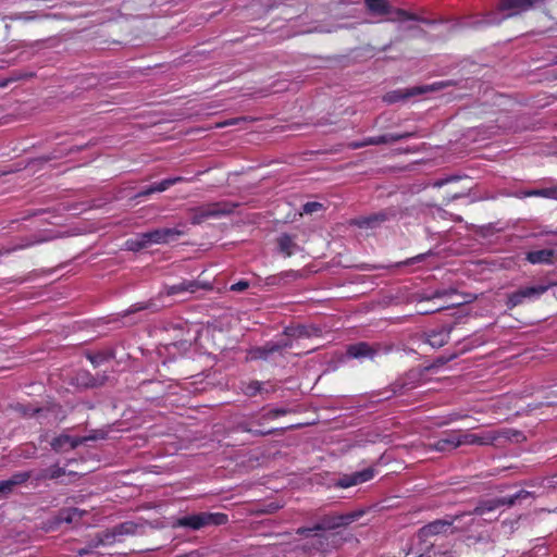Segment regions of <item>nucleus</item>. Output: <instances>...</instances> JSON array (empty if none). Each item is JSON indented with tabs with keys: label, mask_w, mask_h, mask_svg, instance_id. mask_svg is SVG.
<instances>
[{
	"label": "nucleus",
	"mask_w": 557,
	"mask_h": 557,
	"mask_svg": "<svg viewBox=\"0 0 557 557\" xmlns=\"http://www.w3.org/2000/svg\"><path fill=\"white\" fill-rule=\"evenodd\" d=\"M500 438H505L508 441L520 442L524 437L521 432L512 430V429H504V430H488L482 431L480 433H472L469 431L461 432V443L462 445H493L495 442Z\"/></svg>",
	"instance_id": "f257e3e1"
},
{
	"label": "nucleus",
	"mask_w": 557,
	"mask_h": 557,
	"mask_svg": "<svg viewBox=\"0 0 557 557\" xmlns=\"http://www.w3.org/2000/svg\"><path fill=\"white\" fill-rule=\"evenodd\" d=\"M227 522V516L221 512H200L180 518L177 527H186L193 530H199L208 525H221Z\"/></svg>",
	"instance_id": "f03ea898"
},
{
	"label": "nucleus",
	"mask_w": 557,
	"mask_h": 557,
	"mask_svg": "<svg viewBox=\"0 0 557 557\" xmlns=\"http://www.w3.org/2000/svg\"><path fill=\"white\" fill-rule=\"evenodd\" d=\"M234 206L225 202L209 203L193 210L191 223L200 224L209 218L230 214L233 212Z\"/></svg>",
	"instance_id": "7ed1b4c3"
},
{
	"label": "nucleus",
	"mask_w": 557,
	"mask_h": 557,
	"mask_svg": "<svg viewBox=\"0 0 557 557\" xmlns=\"http://www.w3.org/2000/svg\"><path fill=\"white\" fill-rule=\"evenodd\" d=\"M449 85H450V82H440V83H434V84L425 85V86H421V87H412L405 91L396 90V91L386 94L384 96V100L388 103H394L401 99H406L408 97H413V96L421 95L424 92H430V91H437V90H441Z\"/></svg>",
	"instance_id": "20e7f679"
},
{
	"label": "nucleus",
	"mask_w": 557,
	"mask_h": 557,
	"mask_svg": "<svg viewBox=\"0 0 557 557\" xmlns=\"http://www.w3.org/2000/svg\"><path fill=\"white\" fill-rule=\"evenodd\" d=\"M103 437L104 433L99 431H95L92 434L84 437H71L69 435L63 434L58 437H54L50 444L55 451H62L66 449H73L87 441H96Z\"/></svg>",
	"instance_id": "39448f33"
},
{
	"label": "nucleus",
	"mask_w": 557,
	"mask_h": 557,
	"mask_svg": "<svg viewBox=\"0 0 557 557\" xmlns=\"http://www.w3.org/2000/svg\"><path fill=\"white\" fill-rule=\"evenodd\" d=\"M548 289L547 285H536L520 288L519 290L511 293L507 297V307L512 309L521 305L525 299H535L546 293Z\"/></svg>",
	"instance_id": "423d86ee"
},
{
	"label": "nucleus",
	"mask_w": 557,
	"mask_h": 557,
	"mask_svg": "<svg viewBox=\"0 0 557 557\" xmlns=\"http://www.w3.org/2000/svg\"><path fill=\"white\" fill-rule=\"evenodd\" d=\"M183 231L178 228H157L150 232L144 233V238L151 245H164L177 240L182 235Z\"/></svg>",
	"instance_id": "0eeeda50"
},
{
	"label": "nucleus",
	"mask_w": 557,
	"mask_h": 557,
	"mask_svg": "<svg viewBox=\"0 0 557 557\" xmlns=\"http://www.w3.org/2000/svg\"><path fill=\"white\" fill-rule=\"evenodd\" d=\"M361 515L362 511H352L346 515L335 517L331 522H327L324 525H315L313 529H298L297 533L309 536L314 531H319L322 529H335L343 525H348L351 522L356 521Z\"/></svg>",
	"instance_id": "6e6552de"
},
{
	"label": "nucleus",
	"mask_w": 557,
	"mask_h": 557,
	"mask_svg": "<svg viewBox=\"0 0 557 557\" xmlns=\"http://www.w3.org/2000/svg\"><path fill=\"white\" fill-rule=\"evenodd\" d=\"M137 525L134 522H124L117 527H115L112 531H108L103 533L97 542L99 544H112L115 541V537L119 535H129L136 532Z\"/></svg>",
	"instance_id": "1a4fd4ad"
},
{
	"label": "nucleus",
	"mask_w": 557,
	"mask_h": 557,
	"mask_svg": "<svg viewBox=\"0 0 557 557\" xmlns=\"http://www.w3.org/2000/svg\"><path fill=\"white\" fill-rule=\"evenodd\" d=\"M459 446H462L461 431L447 433L434 444L430 445L432 449L437 451H449Z\"/></svg>",
	"instance_id": "9d476101"
},
{
	"label": "nucleus",
	"mask_w": 557,
	"mask_h": 557,
	"mask_svg": "<svg viewBox=\"0 0 557 557\" xmlns=\"http://www.w3.org/2000/svg\"><path fill=\"white\" fill-rule=\"evenodd\" d=\"M373 478V470L371 469H364L362 471L355 472L352 474H345L342 476L338 482L337 486L347 488L350 486L358 485L360 483L367 482Z\"/></svg>",
	"instance_id": "9b49d317"
},
{
	"label": "nucleus",
	"mask_w": 557,
	"mask_h": 557,
	"mask_svg": "<svg viewBox=\"0 0 557 557\" xmlns=\"http://www.w3.org/2000/svg\"><path fill=\"white\" fill-rule=\"evenodd\" d=\"M453 520H436L420 529L418 536L426 540L430 536L446 532L453 524Z\"/></svg>",
	"instance_id": "f8f14e48"
},
{
	"label": "nucleus",
	"mask_w": 557,
	"mask_h": 557,
	"mask_svg": "<svg viewBox=\"0 0 557 557\" xmlns=\"http://www.w3.org/2000/svg\"><path fill=\"white\" fill-rule=\"evenodd\" d=\"M28 479V472H18L8 480L0 481V498L10 494L15 486L26 482Z\"/></svg>",
	"instance_id": "ddd939ff"
},
{
	"label": "nucleus",
	"mask_w": 557,
	"mask_h": 557,
	"mask_svg": "<svg viewBox=\"0 0 557 557\" xmlns=\"http://www.w3.org/2000/svg\"><path fill=\"white\" fill-rule=\"evenodd\" d=\"M290 344L287 342H284L282 344L280 343H268L263 347L255 348L250 351V358L251 359H262L267 358L270 354H273L275 351L281 350L282 348L288 347Z\"/></svg>",
	"instance_id": "4468645a"
},
{
	"label": "nucleus",
	"mask_w": 557,
	"mask_h": 557,
	"mask_svg": "<svg viewBox=\"0 0 557 557\" xmlns=\"http://www.w3.org/2000/svg\"><path fill=\"white\" fill-rule=\"evenodd\" d=\"M198 288H199V284L197 282L187 281V282H182L180 284L165 287L164 293L168 296H173V295L182 294L185 292L195 293Z\"/></svg>",
	"instance_id": "2eb2a0df"
},
{
	"label": "nucleus",
	"mask_w": 557,
	"mask_h": 557,
	"mask_svg": "<svg viewBox=\"0 0 557 557\" xmlns=\"http://www.w3.org/2000/svg\"><path fill=\"white\" fill-rule=\"evenodd\" d=\"M554 257L552 249H542L537 251H531L527 255V260L533 264L539 263H550Z\"/></svg>",
	"instance_id": "dca6fc26"
},
{
	"label": "nucleus",
	"mask_w": 557,
	"mask_h": 557,
	"mask_svg": "<svg viewBox=\"0 0 557 557\" xmlns=\"http://www.w3.org/2000/svg\"><path fill=\"white\" fill-rule=\"evenodd\" d=\"M347 354L352 358H371L374 354V350L367 343H358L356 345H350L347 349Z\"/></svg>",
	"instance_id": "f3484780"
},
{
	"label": "nucleus",
	"mask_w": 557,
	"mask_h": 557,
	"mask_svg": "<svg viewBox=\"0 0 557 557\" xmlns=\"http://www.w3.org/2000/svg\"><path fill=\"white\" fill-rule=\"evenodd\" d=\"M449 334H450V330L444 327L440 331L432 332L429 335L428 342L433 347H442L448 342Z\"/></svg>",
	"instance_id": "a211bd4d"
},
{
	"label": "nucleus",
	"mask_w": 557,
	"mask_h": 557,
	"mask_svg": "<svg viewBox=\"0 0 557 557\" xmlns=\"http://www.w3.org/2000/svg\"><path fill=\"white\" fill-rule=\"evenodd\" d=\"M386 220L385 213H376L370 216L360 218L355 221V224L362 228L375 227L380 223Z\"/></svg>",
	"instance_id": "6ab92c4d"
},
{
	"label": "nucleus",
	"mask_w": 557,
	"mask_h": 557,
	"mask_svg": "<svg viewBox=\"0 0 557 557\" xmlns=\"http://www.w3.org/2000/svg\"><path fill=\"white\" fill-rule=\"evenodd\" d=\"M277 245L280 251L287 257L292 256L297 247L294 239L287 234H283L277 238Z\"/></svg>",
	"instance_id": "aec40b11"
},
{
	"label": "nucleus",
	"mask_w": 557,
	"mask_h": 557,
	"mask_svg": "<svg viewBox=\"0 0 557 557\" xmlns=\"http://www.w3.org/2000/svg\"><path fill=\"white\" fill-rule=\"evenodd\" d=\"M318 330L313 326L298 325L295 327L286 329V335L295 338L309 337L312 334H317Z\"/></svg>",
	"instance_id": "412c9836"
},
{
	"label": "nucleus",
	"mask_w": 557,
	"mask_h": 557,
	"mask_svg": "<svg viewBox=\"0 0 557 557\" xmlns=\"http://www.w3.org/2000/svg\"><path fill=\"white\" fill-rule=\"evenodd\" d=\"M389 15L388 21L391 22H404V21H416L418 17L414 14H411L401 9H393L389 7Z\"/></svg>",
	"instance_id": "4be33fe9"
},
{
	"label": "nucleus",
	"mask_w": 557,
	"mask_h": 557,
	"mask_svg": "<svg viewBox=\"0 0 557 557\" xmlns=\"http://www.w3.org/2000/svg\"><path fill=\"white\" fill-rule=\"evenodd\" d=\"M128 250L138 251L143 248L149 247V243L144 238V233L137 234L135 237L125 242Z\"/></svg>",
	"instance_id": "5701e85b"
},
{
	"label": "nucleus",
	"mask_w": 557,
	"mask_h": 557,
	"mask_svg": "<svg viewBox=\"0 0 557 557\" xmlns=\"http://www.w3.org/2000/svg\"><path fill=\"white\" fill-rule=\"evenodd\" d=\"M523 196L524 197L537 196V197H545V198H550V199L557 200V186L550 187V188L529 190V191L523 193Z\"/></svg>",
	"instance_id": "b1692460"
},
{
	"label": "nucleus",
	"mask_w": 557,
	"mask_h": 557,
	"mask_svg": "<svg viewBox=\"0 0 557 557\" xmlns=\"http://www.w3.org/2000/svg\"><path fill=\"white\" fill-rule=\"evenodd\" d=\"M370 11L377 14H386L389 12V5L386 0H366Z\"/></svg>",
	"instance_id": "393cba45"
},
{
	"label": "nucleus",
	"mask_w": 557,
	"mask_h": 557,
	"mask_svg": "<svg viewBox=\"0 0 557 557\" xmlns=\"http://www.w3.org/2000/svg\"><path fill=\"white\" fill-rule=\"evenodd\" d=\"M183 181H185V178L182 176L169 177L159 183L153 184L152 186H153L154 193H162V191L166 190L168 188H170L171 186H173L177 183H181Z\"/></svg>",
	"instance_id": "a878e982"
},
{
	"label": "nucleus",
	"mask_w": 557,
	"mask_h": 557,
	"mask_svg": "<svg viewBox=\"0 0 557 557\" xmlns=\"http://www.w3.org/2000/svg\"><path fill=\"white\" fill-rule=\"evenodd\" d=\"M65 474V470L57 465L45 469L40 474L39 479H58Z\"/></svg>",
	"instance_id": "bb28decb"
},
{
	"label": "nucleus",
	"mask_w": 557,
	"mask_h": 557,
	"mask_svg": "<svg viewBox=\"0 0 557 557\" xmlns=\"http://www.w3.org/2000/svg\"><path fill=\"white\" fill-rule=\"evenodd\" d=\"M382 144H387V136L382 135V136H377V137H369L366 140H363L362 143H355L351 146L354 148H360V147H364V146H369V145H382Z\"/></svg>",
	"instance_id": "cd10ccee"
},
{
	"label": "nucleus",
	"mask_w": 557,
	"mask_h": 557,
	"mask_svg": "<svg viewBox=\"0 0 557 557\" xmlns=\"http://www.w3.org/2000/svg\"><path fill=\"white\" fill-rule=\"evenodd\" d=\"M498 505V502H488L481 504L474 508L473 513L482 516L488 511L494 510Z\"/></svg>",
	"instance_id": "c85d7f7f"
},
{
	"label": "nucleus",
	"mask_w": 557,
	"mask_h": 557,
	"mask_svg": "<svg viewBox=\"0 0 557 557\" xmlns=\"http://www.w3.org/2000/svg\"><path fill=\"white\" fill-rule=\"evenodd\" d=\"M262 391V384L258 381L250 382L247 384L244 389L245 394L248 396H255Z\"/></svg>",
	"instance_id": "c756f323"
},
{
	"label": "nucleus",
	"mask_w": 557,
	"mask_h": 557,
	"mask_svg": "<svg viewBox=\"0 0 557 557\" xmlns=\"http://www.w3.org/2000/svg\"><path fill=\"white\" fill-rule=\"evenodd\" d=\"M413 135H414V133H412V132H407V133H401V134H388V135H386L387 144L396 143V141L412 137Z\"/></svg>",
	"instance_id": "7c9ffc66"
},
{
	"label": "nucleus",
	"mask_w": 557,
	"mask_h": 557,
	"mask_svg": "<svg viewBox=\"0 0 557 557\" xmlns=\"http://www.w3.org/2000/svg\"><path fill=\"white\" fill-rule=\"evenodd\" d=\"M448 295H449V293L447 290H436V292H434L430 296H422V297H420L419 301L433 300V299L446 297Z\"/></svg>",
	"instance_id": "2f4dec72"
},
{
	"label": "nucleus",
	"mask_w": 557,
	"mask_h": 557,
	"mask_svg": "<svg viewBox=\"0 0 557 557\" xmlns=\"http://www.w3.org/2000/svg\"><path fill=\"white\" fill-rule=\"evenodd\" d=\"M321 208H322V205L320 202H307L304 206L302 211L306 214H310V213H313V212L320 210Z\"/></svg>",
	"instance_id": "473e14b6"
},
{
	"label": "nucleus",
	"mask_w": 557,
	"mask_h": 557,
	"mask_svg": "<svg viewBox=\"0 0 557 557\" xmlns=\"http://www.w3.org/2000/svg\"><path fill=\"white\" fill-rule=\"evenodd\" d=\"M287 413V410L286 409H273V410H270L264 417L267 419H275L280 416H284Z\"/></svg>",
	"instance_id": "72a5a7b5"
},
{
	"label": "nucleus",
	"mask_w": 557,
	"mask_h": 557,
	"mask_svg": "<svg viewBox=\"0 0 557 557\" xmlns=\"http://www.w3.org/2000/svg\"><path fill=\"white\" fill-rule=\"evenodd\" d=\"M248 286H249L248 282H246V281H239V282H237V283H235V284H233V285L231 286V290H234V292H243V290L247 289V288H248Z\"/></svg>",
	"instance_id": "f704fd0d"
},
{
	"label": "nucleus",
	"mask_w": 557,
	"mask_h": 557,
	"mask_svg": "<svg viewBox=\"0 0 557 557\" xmlns=\"http://www.w3.org/2000/svg\"><path fill=\"white\" fill-rule=\"evenodd\" d=\"M449 306L450 305H444V306L435 307V308H432V309H421V310H419V312L422 313V314H426V313L436 312V311H440L442 309L448 308Z\"/></svg>",
	"instance_id": "c9c22d12"
},
{
	"label": "nucleus",
	"mask_w": 557,
	"mask_h": 557,
	"mask_svg": "<svg viewBox=\"0 0 557 557\" xmlns=\"http://www.w3.org/2000/svg\"><path fill=\"white\" fill-rule=\"evenodd\" d=\"M152 193H154V189H153V186H150V187H148V188H146V189L141 190V191L137 195V197H146V196L151 195Z\"/></svg>",
	"instance_id": "e433bc0d"
},
{
	"label": "nucleus",
	"mask_w": 557,
	"mask_h": 557,
	"mask_svg": "<svg viewBox=\"0 0 557 557\" xmlns=\"http://www.w3.org/2000/svg\"><path fill=\"white\" fill-rule=\"evenodd\" d=\"M77 515V509H73L70 513H69V517L66 518V521L71 522L73 520V518Z\"/></svg>",
	"instance_id": "4c0bfd02"
},
{
	"label": "nucleus",
	"mask_w": 557,
	"mask_h": 557,
	"mask_svg": "<svg viewBox=\"0 0 557 557\" xmlns=\"http://www.w3.org/2000/svg\"><path fill=\"white\" fill-rule=\"evenodd\" d=\"M422 258H423V255H419V256L408 260L407 263H412V262H416V261H420V260H422Z\"/></svg>",
	"instance_id": "58836bf2"
},
{
	"label": "nucleus",
	"mask_w": 557,
	"mask_h": 557,
	"mask_svg": "<svg viewBox=\"0 0 557 557\" xmlns=\"http://www.w3.org/2000/svg\"><path fill=\"white\" fill-rule=\"evenodd\" d=\"M466 195H467L466 193H455V194L450 197V199H456V198H459V197H463V196H466Z\"/></svg>",
	"instance_id": "ea45409f"
},
{
	"label": "nucleus",
	"mask_w": 557,
	"mask_h": 557,
	"mask_svg": "<svg viewBox=\"0 0 557 557\" xmlns=\"http://www.w3.org/2000/svg\"><path fill=\"white\" fill-rule=\"evenodd\" d=\"M235 121L225 122L223 124H219L218 126L231 125L234 124Z\"/></svg>",
	"instance_id": "a19ab883"
}]
</instances>
